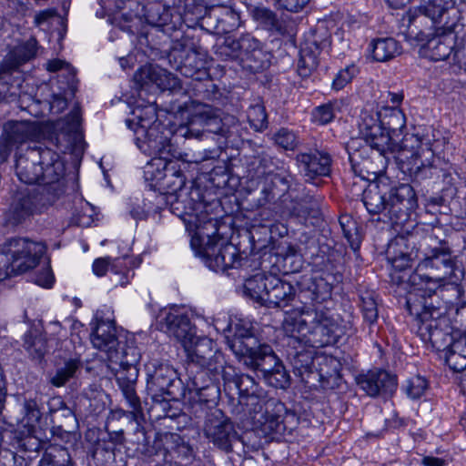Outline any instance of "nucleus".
Instances as JSON below:
<instances>
[{
	"label": "nucleus",
	"mask_w": 466,
	"mask_h": 466,
	"mask_svg": "<svg viewBox=\"0 0 466 466\" xmlns=\"http://www.w3.org/2000/svg\"><path fill=\"white\" fill-rule=\"evenodd\" d=\"M428 389L425 378L416 375L407 380L404 390L406 394L413 400L420 398Z\"/></svg>",
	"instance_id": "obj_56"
},
{
	"label": "nucleus",
	"mask_w": 466,
	"mask_h": 466,
	"mask_svg": "<svg viewBox=\"0 0 466 466\" xmlns=\"http://www.w3.org/2000/svg\"><path fill=\"white\" fill-rule=\"evenodd\" d=\"M42 149L26 147L25 152L16 156L15 172L20 181L25 184L40 183Z\"/></svg>",
	"instance_id": "obj_28"
},
{
	"label": "nucleus",
	"mask_w": 466,
	"mask_h": 466,
	"mask_svg": "<svg viewBox=\"0 0 466 466\" xmlns=\"http://www.w3.org/2000/svg\"><path fill=\"white\" fill-rule=\"evenodd\" d=\"M355 66H347L346 68L339 71L332 81V88L334 90H341L344 88L356 75Z\"/></svg>",
	"instance_id": "obj_58"
},
{
	"label": "nucleus",
	"mask_w": 466,
	"mask_h": 466,
	"mask_svg": "<svg viewBox=\"0 0 466 466\" xmlns=\"http://www.w3.org/2000/svg\"><path fill=\"white\" fill-rule=\"evenodd\" d=\"M337 109H339L337 100L322 104L313 109L312 121L318 125H327L334 119Z\"/></svg>",
	"instance_id": "obj_51"
},
{
	"label": "nucleus",
	"mask_w": 466,
	"mask_h": 466,
	"mask_svg": "<svg viewBox=\"0 0 466 466\" xmlns=\"http://www.w3.org/2000/svg\"><path fill=\"white\" fill-rule=\"evenodd\" d=\"M388 187L385 183H374L370 185L363 192V204L370 214L388 212V201L386 191Z\"/></svg>",
	"instance_id": "obj_36"
},
{
	"label": "nucleus",
	"mask_w": 466,
	"mask_h": 466,
	"mask_svg": "<svg viewBox=\"0 0 466 466\" xmlns=\"http://www.w3.org/2000/svg\"><path fill=\"white\" fill-rule=\"evenodd\" d=\"M455 0H421L420 6L432 17L443 24L450 16L451 12H454Z\"/></svg>",
	"instance_id": "obj_40"
},
{
	"label": "nucleus",
	"mask_w": 466,
	"mask_h": 466,
	"mask_svg": "<svg viewBox=\"0 0 466 466\" xmlns=\"http://www.w3.org/2000/svg\"><path fill=\"white\" fill-rule=\"evenodd\" d=\"M55 201V197L45 196V191H34L16 195L10 207L9 220L20 224L35 213L42 212Z\"/></svg>",
	"instance_id": "obj_16"
},
{
	"label": "nucleus",
	"mask_w": 466,
	"mask_h": 466,
	"mask_svg": "<svg viewBox=\"0 0 466 466\" xmlns=\"http://www.w3.org/2000/svg\"><path fill=\"white\" fill-rule=\"evenodd\" d=\"M451 39L449 37L436 38L430 42L431 56L434 60H445L453 52L454 48L451 45Z\"/></svg>",
	"instance_id": "obj_55"
},
{
	"label": "nucleus",
	"mask_w": 466,
	"mask_h": 466,
	"mask_svg": "<svg viewBox=\"0 0 466 466\" xmlns=\"http://www.w3.org/2000/svg\"><path fill=\"white\" fill-rule=\"evenodd\" d=\"M185 349L190 360L189 365L205 367L215 376H220L228 366L216 343L207 337H195Z\"/></svg>",
	"instance_id": "obj_11"
},
{
	"label": "nucleus",
	"mask_w": 466,
	"mask_h": 466,
	"mask_svg": "<svg viewBox=\"0 0 466 466\" xmlns=\"http://www.w3.org/2000/svg\"><path fill=\"white\" fill-rule=\"evenodd\" d=\"M256 426L260 427V430L266 435L270 434H283L286 431V425L279 414L269 413L266 408V414L257 419Z\"/></svg>",
	"instance_id": "obj_47"
},
{
	"label": "nucleus",
	"mask_w": 466,
	"mask_h": 466,
	"mask_svg": "<svg viewBox=\"0 0 466 466\" xmlns=\"http://www.w3.org/2000/svg\"><path fill=\"white\" fill-rule=\"evenodd\" d=\"M372 57L377 62H387L401 54V46L391 37L372 40L370 45Z\"/></svg>",
	"instance_id": "obj_37"
},
{
	"label": "nucleus",
	"mask_w": 466,
	"mask_h": 466,
	"mask_svg": "<svg viewBox=\"0 0 466 466\" xmlns=\"http://www.w3.org/2000/svg\"><path fill=\"white\" fill-rule=\"evenodd\" d=\"M454 275V261L446 247H435L425 252L414 273L400 277L401 282L411 285L406 299L407 309L415 317L417 331L424 341H429L440 350L438 339L444 333L437 328V319L441 316L438 307L431 301L436 289Z\"/></svg>",
	"instance_id": "obj_1"
},
{
	"label": "nucleus",
	"mask_w": 466,
	"mask_h": 466,
	"mask_svg": "<svg viewBox=\"0 0 466 466\" xmlns=\"http://www.w3.org/2000/svg\"><path fill=\"white\" fill-rule=\"evenodd\" d=\"M224 126L225 131L222 137L223 141H220V144L235 145L238 144V141L244 139L246 130L234 116L225 115Z\"/></svg>",
	"instance_id": "obj_44"
},
{
	"label": "nucleus",
	"mask_w": 466,
	"mask_h": 466,
	"mask_svg": "<svg viewBox=\"0 0 466 466\" xmlns=\"http://www.w3.org/2000/svg\"><path fill=\"white\" fill-rule=\"evenodd\" d=\"M296 159L308 180L328 176L330 172L331 157L327 152L314 150L299 153Z\"/></svg>",
	"instance_id": "obj_30"
},
{
	"label": "nucleus",
	"mask_w": 466,
	"mask_h": 466,
	"mask_svg": "<svg viewBox=\"0 0 466 466\" xmlns=\"http://www.w3.org/2000/svg\"><path fill=\"white\" fill-rule=\"evenodd\" d=\"M262 393L263 392L261 391L249 398L243 399V400H240L239 402L241 405L246 407V410L249 414L254 424L257 423V419L259 420L260 416H264L266 414V410L264 411V409L267 403Z\"/></svg>",
	"instance_id": "obj_50"
},
{
	"label": "nucleus",
	"mask_w": 466,
	"mask_h": 466,
	"mask_svg": "<svg viewBox=\"0 0 466 466\" xmlns=\"http://www.w3.org/2000/svg\"><path fill=\"white\" fill-rule=\"evenodd\" d=\"M310 319L304 345L322 348L337 341L338 326L330 317L323 311L313 309Z\"/></svg>",
	"instance_id": "obj_18"
},
{
	"label": "nucleus",
	"mask_w": 466,
	"mask_h": 466,
	"mask_svg": "<svg viewBox=\"0 0 466 466\" xmlns=\"http://www.w3.org/2000/svg\"><path fill=\"white\" fill-rule=\"evenodd\" d=\"M36 127L31 122H10L4 127L0 137V157L5 161L15 147L35 138Z\"/></svg>",
	"instance_id": "obj_21"
},
{
	"label": "nucleus",
	"mask_w": 466,
	"mask_h": 466,
	"mask_svg": "<svg viewBox=\"0 0 466 466\" xmlns=\"http://www.w3.org/2000/svg\"><path fill=\"white\" fill-rule=\"evenodd\" d=\"M312 308H302L301 309H294L287 312L283 322L282 329L288 335V345L291 347L289 356L295 360V363L303 365L308 364L311 359L308 352H304V342L308 332L309 323L311 321Z\"/></svg>",
	"instance_id": "obj_7"
},
{
	"label": "nucleus",
	"mask_w": 466,
	"mask_h": 466,
	"mask_svg": "<svg viewBox=\"0 0 466 466\" xmlns=\"http://www.w3.org/2000/svg\"><path fill=\"white\" fill-rule=\"evenodd\" d=\"M207 17L216 20L215 29L218 34L229 33L239 25V15L227 5L212 6L207 11Z\"/></svg>",
	"instance_id": "obj_35"
},
{
	"label": "nucleus",
	"mask_w": 466,
	"mask_h": 466,
	"mask_svg": "<svg viewBox=\"0 0 466 466\" xmlns=\"http://www.w3.org/2000/svg\"><path fill=\"white\" fill-rule=\"evenodd\" d=\"M360 132L362 138L380 152L378 155L380 157L390 147V135L385 131L381 126L380 117L378 114H370L364 111L360 115V122L359 124Z\"/></svg>",
	"instance_id": "obj_22"
},
{
	"label": "nucleus",
	"mask_w": 466,
	"mask_h": 466,
	"mask_svg": "<svg viewBox=\"0 0 466 466\" xmlns=\"http://www.w3.org/2000/svg\"><path fill=\"white\" fill-rule=\"evenodd\" d=\"M46 67L50 72L64 71L70 79H73L76 75L75 69L68 63L61 59L49 60Z\"/></svg>",
	"instance_id": "obj_60"
},
{
	"label": "nucleus",
	"mask_w": 466,
	"mask_h": 466,
	"mask_svg": "<svg viewBox=\"0 0 466 466\" xmlns=\"http://www.w3.org/2000/svg\"><path fill=\"white\" fill-rule=\"evenodd\" d=\"M46 252L42 242L13 238L0 245V281L35 268Z\"/></svg>",
	"instance_id": "obj_5"
},
{
	"label": "nucleus",
	"mask_w": 466,
	"mask_h": 466,
	"mask_svg": "<svg viewBox=\"0 0 466 466\" xmlns=\"http://www.w3.org/2000/svg\"><path fill=\"white\" fill-rule=\"evenodd\" d=\"M252 17L263 25L268 30L284 35L286 29L279 20L275 12L265 6H255L251 9Z\"/></svg>",
	"instance_id": "obj_41"
},
{
	"label": "nucleus",
	"mask_w": 466,
	"mask_h": 466,
	"mask_svg": "<svg viewBox=\"0 0 466 466\" xmlns=\"http://www.w3.org/2000/svg\"><path fill=\"white\" fill-rule=\"evenodd\" d=\"M182 134L187 137H208L209 134L218 136V139H222L225 131L224 116H221L218 111L210 106L198 104L194 106L190 113L187 124V128Z\"/></svg>",
	"instance_id": "obj_10"
},
{
	"label": "nucleus",
	"mask_w": 466,
	"mask_h": 466,
	"mask_svg": "<svg viewBox=\"0 0 466 466\" xmlns=\"http://www.w3.org/2000/svg\"><path fill=\"white\" fill-rule=\"evenodd\" d=\"M188 373L187 387L189 390H200L206 386H209V384H216L215 381L219 377L211 374L205 367H196L194 365H189Z\"/></svg>",
	"instance_id": "obj_43"
},
{
	"label": "nucleus",
	"mask_w": 466,
	"mask_h": 466,
	"mask_svg": "<svg viewBox=\"0 0 466 466\" xmlns=\"http://www.w3.org/2000/svg\"><path fill=\"white\" fill-rule=\"evenodd\" d=\"M268 180L270 181V183L272 184V186L274 187H276V188L280 187L279 189V193L285 192L289 188L287 178L284 177H281L280 175H278V174L269 175L268 177H266V181H268Z\"/></svg>",
	"instance_id": "obj_64"
},
{
	"label": "nucleus",
	"mask_w": 466,
	"mask_h": 466,
	"mask_svg": "<svg viewBox=\"0 0 466 466\" xmlns=\"http://www.w3.org/2000/svg\"><path fill=\"white\" fill-rule=\"evenodd\" d=\"M127 258L111 259L110 258H96L92 266L93 272L98 276H104L107 269L113 273V283L117 286H124L128 283L129 270L125 264Z\"/></svg>",
	"instance_id": "obj_34"
},
{
	"label": "nucleus",
	"mask_w": 466,
	"mask_h": 466,
	"mask_svg": "<svg viewBox=\"0 0 466 466\" xmlns=\"http://www.w3.org/2000/svg\"><path fill=\"white\" fill-rule=\"evenodd\" d=\"M80 361L76 359L66 360L63 366L58 367L54 374L49 375V382L55 387L64 386L73 378L80 368Z\"/></svg>",
	"instance_id": "obj_46"
},
{
	"label": "nucleus",
	"mask_w": 466,
	"mask_h": 466,
	"mask_svg": "<svg viewBox=\"0 0 466 466\" xmlns=\"http://www.w3.org/2000/svg\"><path fill=\"white\" fill-rule=\"evenodd\" d=\"M228 345L240 363L251 370L260 371L269 385L278 389L289 386V375L282 361L270 345L261 343L253 335L250 327L237 323Z\"/></svg>",
	"instance_id": "obj_3"
},
{
	"label": "nucleus",
	"mask_w": 466,
	"mask_h": 466,
	"mask_svg": "<svg viewBox=\"0 0 466 466\" xmlns=\"http://www.w3.org/2000/svg\"><path fill=\"white\" fill-rule=\"evenodd\" d=\"M146 110L147 117L137 114L138 109L134 112L138 119L134 129L135 142L144 154L154 157L146 172L151 174L156 185L164 190L163 194L157 196L158 202L166 200V204L172 207L178 200L177 193L185 186L186 178L177 161L170 158L171 145L160 132V124L155 121V109L148 106Z\"/></svg>",
	"instance_id": "obj_2"
},
{
	"label": "nucleus",
	"mask_w": 466,
	"mask_h": 466,
	"mask_svg": "<svg viewBox=\"0 0 466 466\" xmlns=\"http://www.w3.org/2000/svg\"><path fill=\"white\" fill-rule=\"evenodd\" d=\"M157 324L161 330L181 342L184 348L195 339V328L183 309L172 307L161 309L157 315Z\"/></svg>",
	"instance_id": "obj_12"
},
{
	"label": "nucleus",
	"mask_w": 466,
	"mask_h": 466,
	"mask_svg": "<svg viewBox=\"0 0 466 466\" xmlns=\"http://www.w3.org/2000/svg\"><path fill=\"white\" fill-rule=\"evenodd\" d=\"M267 296L263 299L262 306L268 308L285 307L295 295L294 288L289 282H286L274 275H269L268 282Z\"/></svg>",
	"instance_id": "obj_33"
},
{
	"label": "nucleus",
	"mask_w": 466,
	"mask_h": 466,
	"mask_svg": "<svg viewBox=\"0 0 466 466\" xmlns=\"http://www.w3.org/2000/svg\"><path fill=\"white\" fill-rule=\"evenodd\" d=\"M330 35L325 27H318L312 36L300 48L298 73L302 77L309 76L319 65V56L329 47Z\"/></svg>",
	"instance_id": "obj_17"
},
{
	"label": "nucleus",
	"mask_w": 466,
	"mask_h": 466,
	"mask_svg": "<svg viewBox=\"0 0 466 466\" xmlns=\"http://www.w3.org/2000/svg\"><path fill=\"white\" fill-rule=\"evenodd\" d=\"M57 15V12L54 8H48L43 11H40L35 15V24L36 25H42L45 23H47L50 19Z\"/></svg>",
	"instance_id": "obj_63"
},
{
	"label": "nucleus",
	"mask_w": 466,
	"mask_h": 466,
	"mask_svg": "<svg viewBox=\"0 0 466 466\" xmlns=\"http://www.w3.org/2000/svg\"><path fill=\"white\" fill-rule=\"evenodd\" d=\"M80 109L76 106L66 116L67 133H60L56 137L57 148L63 152H76L83 149V140L81 135L77 132L80 125Z\"/></svg>",
	"instance_id": "obj_32"
},
{
	"label": "nucleus",
	"mask_w": 466,
	"mask_h": 466,
	"mask_svg": "<svg viewBox=\"0 0 466 466\" xmlns=\"http://www.w3.org/2000/svg\"><path fill=\"white\" fill-rule=\"evenodd\" d=\"M381 126L385 131L396 133L401 131L406 126L405 115L396 106L385 107L382 113H380Z\"/></svg>",
	"instance_id": "obj_42"
},
{
	"label": "nucleus",
	"mask_w": 466,
	"mask_h": 466,
	"mask_svg": "<svg viewBox=\"0 0 466 466\" xmlns=\"http://www.w3.org/2000/svg\"><path fill=\"white\" fill-rule=\"evenodd\" d=\"M247 116L254 130L262 131L268 127V115L263 105H251L248 109Z\"/></svg>",
	"instance_id": "obj_52"
},
{
	"label": "nucleus",
	"mask_w": 466,
	"mask_h": 466,
	"mask_svg": "<svg viewBox=\"0 0 466 466\" xmlns=\"http://www.w3.org/2000/svg\"><path fill=\"white\" fill-rule=\"evenodd\" d=\"M241 62L243 66L256 73L268 66L267 54L262 48V44L250 34L242 35L239 38Z\"/></svg>",
	"instance_id": "obj_29"
},
{
	"label": "nucleus",
	"mask_w": 466,
	"mask_h": 466,
	"mask_svg": "<svg viewBox=\"0 0 466 466\" xmlns=\"http://www.w3.org/2000/svg\"><path fill=\"white\" fill-rule=\"evenodd\" d=\"M332 285L322 277L312 278L308 284L307 289L310 293V299L321 303L331 298Z\"/></svg>",
	"instance_id": "obj_48"
},
{
	"label": "nucleus",
	"mask_w": 466,
	"mask_h": 466,
	"mask_svg": "<svg viewBox=\"0 0 466 466\" xmlns=\"http://www.w3.org/2000/svg\"><path fill=\"white\" fill-rule=\"evenodd\" d=\"M37 49V41L33 36L14 46L0 63V78L5 75H11L21 66L34 59Z\"/></svg>",
	"instance_id": "obj_23"
},
{
	"label": "nucleus",
	"mask_w": 466,
	"mask_h": 466,
	"mask_svg": "<svg viewBox=\"0 0 466 466\" xmlns=\"http://www.w3.org/2000/svg\"><path fill=\"white\" fill-rule=\"evenodd\" d=\"M24 346L32 359L39 361L47 351L46 339L42 335L26 334Z\"/></svg>",
	"instance_id": "obj_49"
},
{
	"label": "nucleus",
	"mask_w": 466,
	"mask_h": 466,
	"mask_svg": "<svg viewBox=\"0 0 466 466\" xmlns=\"http://www.w3.org/2000/svg\"><path fill=\"white\" fill-rule=\"evenodd\" d=\"M107 368L115 375L117 385L130 409L131 414L137 424L143 419V411L138 396L136 392V384L138 377V370L136 365L119 353V359L108 361Z\"/></svg>",
	"instance_id": "obj_9"
},
{
	"label": "nucleus",
	"mask_w": 466,
	"mask_h": 466,
	"mask_svg": "<svg viewBox=\"0 0 466 466\" xmlns=\"http://www.w3.org/2000/svg\"><path fill=\"white\" fill-rule=\"evenodd\" d=\"M401 27L406 29L405 33L410 38L423 41L440 29L451 31L452 24L450 25L448 21L441 24L435 17L424 12L422 6L420 5L406 12L401 18Z\"/></svg>",
	"instance_id": "obj_13"
},
{
	"label": "nucleus",
	"mask_w": 466,
	"mask_h": 466,
	"mask_svg": "<svg viewBox=\"0 0 466 466\" xmlns=\"http://www.w3.org/2000/svg\"><path fill=\"white\" fill-rule=\"evenodd\" d=\"M134 82L141 90L156 86L160 90L174 91L181 88L177 76L152 64L141 66L134 75Z\"/></svg>",
	"instance_id": "obj_19"
},
{
	"label": "nucleus",
	"mask_w": 466,
	"mask_h": 466,
	"mask_svg": "<svg viewBox=\"0 0 466 466\" xmlns=\"http://www.w3.org/2000/svg\"><path fill=\"white\" fill-rule=\"evenodd\" d=\"M216 53L221 59L224 60H241L239 39H234L232 37L225 38L224 42L218 46Z\"/></svg>",
	"instance_id": "obj_54"
},
{
	"label": "nucleus",
	"mask_w": 466,
	"mask_h": 466,
	"mask_svg": "<svg viewBox=\"0 0 466 466\" xmlns=\"http://www.w3.org/2000/svg\"><path fill=\"white\" fill-rule=\"evenodd\" d=\"M80 209L79 212L74 214V222L79 227H88L92 222L91 215L86 214L88 211H92L89 203L81 200Z\"/></svg>",
	"instance_id": "obj_61"
},
{
	"label": "nucleus",
	"mask_w": 466,
	"mask_h": 466,
	"mask_svg": "<svg viewBox=\"0 0 466 466\" xmlns=\"http://www.w3.org/2000/svg\"><path fill=\"white\" fill-rule=\"evenodd\" d=\"M269 275L266 273H257L247 279L243 284V293L246 297L262 305L264 298L268 292V282Z\"/></svg>",
	"instance_id": "obj_39"
},
{
	"label": "nucleus",
	"mask_w": 466,
	"mask_h": 466,
	"mask_svg": "<svg viewBox=\"0 0 466 466\" xmlns=\"http://www.w3.org/2000/svg\"><path fill=\"white\" fill-rule=\"evenodd\" d=\"M204 435L218 448L230 451L232 441L237 439V431L230 420L219 409H211L206 416Z\"/></svg>",
	"instance_id": "obj_14"
},
{
	"label": "nucleus",
	"mask_w": 466,
	"mask_h": 466,
	"mask_svg": "<svg viewBox=\"0 0 466 466\" xmlns=\"http://www.w3.org/2000/svg\"><path fill=\"white\" fill-rule=\"evenodd\" d=\"M279 9L287 10L292 13L301 11L310 0H273Z\"/></svg>",
	"instance_id": "obj_62"
},
{
	"label": "nucleus",
	"mask_w": 466,
	"mask_h": 466,
	"mask_svg": "<svg viewBox=\"0 0 466 466\" xmlns=\"http://www.w3.org/2000/svg\"><path fill=\"white\" fill-rule=\"evenodd\" d=\"M217 221L209 219L197 227L191 239L193 248L205 259L206 265L214 271H226L240 264L237 248L229 243L220 244Z\"/></svg>",
	"instance_id": "obj_4"
},
{
	"label": "nucleus",
	"mask_w": 466,
	"mask_h": 466,
	"mask_svg": "<svg viewBox=\"0 0 466 466\" xmlns=\"http://www.w3.org/2000/svg\"><path fill=\"white\" fill-rule=\"evenodd\" d=\"M349 154V159L354 171L377 174L380 170H375L371 167L370 158L382 160L383 155L379 157L380 152L362 137L351 138L346 146Z\"/></svg>",
	"instance_id": "obj_24"
},
{
	"label": "nucleus",
	"mask_w": 466,
	"mask_h": 466,
	"mask_svg": "<svg viewBox=\"0 0 466 466\" xmlns=\"http://www.w3.org/2000/svg\"><path fill=\"white\" fill-rule=\"evenodd\" d=\"M400 169L414 180L432 176L434 151L430 141H422L418 136L405 137L396 154Z\"/></svg>",
	"instance_id": "obj_6"
},
{
	"label": "nucleus",
	"mask_w": 466,
	"mask_h": 466,
	"mask_svg": "<svg viewBox=\"0 0 466 466\" xmlns=\"http://www.w3.org/2000/svg\"><path fill=\"white\" fill-rule=\"evenodd\" d=\"M357 383L370 397L391 395L397 389L396 377L383 370L360 375Z\"/></svg>",
	"instance_id": "obj_25"
},
{
	"label": "nucleus",
	"mask_w": 466,
	"mask_h": 466,
	"mask_svg": "<svg viewBox=\"0 0 466 466\" xmlns=\"http://www.w3.org/2000/svg\"><path fill=\"white\" fill-rule=\"evenodd\" d=\"M360 309L364 320L370 325L374 324L379 318L376 294L372 290H363L360 295Z\"/></svg>",
	"instance_id": "obj_45"
},
{
	"label": "nucleus",
	"mask_w": 466,
	"mask_h": 466,
	"mask_svg": "<svg viewBox=\"0 0 466 466\" xmlns=\"http://www.w3.org/2000/svg\"><path fill=\"white\" fill-rule=\"evenodd\" d=\"M191 399L196 404H215L219 398L220 390L217 384H209L200 390H189Z\"/></svg>",
	"instance_id": "obj_53"
},
{
	"label": "nucleus",
	"mask_w": 466,
	"mask_h": 466,
	"mask_svg": "<svg viewBox=\"0 0 466 466\" xmlns=\"http://www.w3.org/2000/svg\"><path fill=\"white\" fill-rule=\"evenodd\" d=\"M91 341L95 348L106 354L108 361L119 359L118 340L113 320L97 319L91 334Z\"/></svg>",
	"instance_id": "obj_26"
},
{
	"label": "nucleus",
	"mask_w": 466,
	"mask_h": 466,
	"mask_svg": "<svg viewBox=\"0 0 466 466\" xmlns=\"http://www.w3.org/2000/svg\"><path fill=\"white\" fill-rule=\"evenodd\" d=\"M388 201V215L396 223L408 217L416 204L415 192L409 184H401L391 188Z\"/></svg>",
	"instance_id": "obj_27"
},
{
	"label": "nucleus",
	"mask_w": 466,
	"mask_h": 466,
	"mask_svg": "<svg viewBox=\"0 0 466 466\" xmlns=\"http://www.w3.org/2000/svg\"><path fill=\"white\" fill-rule=\"evenodd\" d=\"M169 61H174L176 69L186 77L202 80L208 76L204 56L192 48L173 47Z\"/></svg>",
	"instance_id": "obj_20"
},
{
	"label": "nucleus",
	"mask_w": 466,
	"mask_h": 466,
	"mask_svg": "<svg viewBox=\"0 0 466 466\" xmlns=\"http://www.w3.org/2000/svg\"><path fill=\"white\" fill-rule=\"evenodd\" d=\"M445 350V361L454 371L466 369V337H461L450 344Z\"/></svg>",
	"instance_id": "obj_38"
},
{
	"label": "nucleus",
	"mask_w": 466,
	"mask_h": 466,
	"mask_svg": "<svg viewBox=\"0 0 466 466\" xmlns=\"http://www.w3.org/2000/svg\"><path fill=\"white\" fill-rule=\"evenodd\" d=\"M392 248L393 247L390 246L387 251L388 260L390 262L392 268L399 271H404L410 268V257L403 252H400V255H392Z\"/></svg>",
	"instance_id": "obj_59"
},
{
	"label": "nucleus",
	"mask_w": 466,
	"mask_h": 466,
	"mask_svg": "<svg viewBox=\"0 0 466 466\" xmlns=\"http://www.w3.org/2000/svg\"><path fill=\"white\" fill-rule=\"evenodd\" d=\"M224 380L225 390H235L238 394V401L261 392L255 380L247 374L238 375L234 367L228 365L220 375Z\"/></svg>",
	"instance_id": "obj_31"
},
{
	"label": "nucleus",
	"mask_w": 466,
	"mask_h": 466,
	"mask_svg": "<svg viewBox=\"0 0 466 466\" xmlns=\"http://www.w3.org/2000/svg\"><path fill=\"white\" fill-rule=\"evenodd\" d=\"M274 137L275 142L286 150H294L299 145L296 134L286 128L279 129Z\"/></svg>",
	"instance_id": "obj_57"
},
{
	"label": "nucleus",
	"mask_w": 466,
	"mask_h": 466,
	"mask_svg": "<svg viewBox=\"0 0 466 466\" xmlns=\"http://www.w3.org/2000/svg\"><path fill=\"white\" fill-rule=\"evenodd\" d=\"M145 370L147 390L154 400H167L176 397L175 389L178 388L180 380L173 367L158 360H150L145 364Z\"/></svg>",
	"instance_id": "obj_8"
},
{
	"label": "nucleus",
	"mask_w": 466,
	"mask_h": 466,
	"mask_svg": "<svg viewBox=\"0 0 466 466\" xmlns=\"http://www.w3.org/2000/svg\"><path fill=\"white\" fill-rule=\"evenodd\" d=\"M40 183L44 185L41 191L46 197H56L63 192L62 180L65 176V164L60 156L50 148L42 149Z\"/></svg>",
	"instance_id": "obj_15"
}]
</instances>
